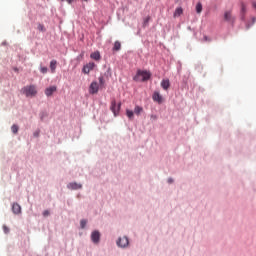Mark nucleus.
<instances>
[{
	"mask_svg": "<svg viewBox=\"0 0 256 256\" xmlns=\"http://www.w3.org/2000/svg\"><path fill=\"white\" fill-rule=\"evenodd\" d=\"M151 79V72L147 70H137L136 75L134 76V81H141L145 83V81H149Z\"/></svg>",
	"mask_w": 256,
	"mask_h": 256,
	"instance_id": "nucleus-1",
	"label": "nucleus"
},
{
	"mask_svg": "<svg viewBox=\"0 0 256 256\" xmlns=\"http://www.w3.org/2000/svg\"><path fill=\"white\" fill-rule=\"evenodd\" d=\"M21 91L23 95H25L26 97H35L37 95V86L35 85L24 86Z\"/></svg>",
	"mask_w": 256,
	"mask_h": 256,
	"instance_id": "nucleus-2",
	"label": "nucleus"
},
{
	"mask_svg": "<svg viewBox=\"0 0 256 256\" xmlns=\"http://www.w3.org/2000/svg\"><path fill=\"white\" fill-rule=\"evenodd\" d=\"M110 110L114 114V117H117L119 115V111H121V102L117 104V101L112 100Z\"/></svg>",
	"mask_w": 256,
	"mask_h": 256,
	"instance_id": "nucleus-3",
	"label": "nucleus"
},
{
	"mask_svg": "<svg viewBox=\"0 0 256 256\" xmlns=\"http://www.w3.org/2000/svg\"><path fill=\"white\" fill-rule=\"evenodd\" d=\"M89 93L90 95H95L99 93V83H97V81H94L90 84Z\"/></svg>",
	"mask_w": 256,
	"mask_h": 256,
	"instance_id": "nucleus-4",
	"label": "nucleus"
},
{
	"mask_svg": "<svg viewBox=\"0 0 256 256\" xmlns=\"http://www.w3.org/2000/svg\"><path fill=\"white\" fill-rule=\"evenodd\" d=\"M117 245L118 247H128L129 246V238H127L126 236L120 237L117 241Z\"/></svg>",
	"mask_w": 256,
	"mask_h": 256,
	"instance_id": "nucleus-5",
	"label": "nucleus"
},
{
	"mask_svg": "<svg viewBox=\"0 0 256 256\" xmlns=\"http://www.w3.org/2000/svg\"><path fill=\"white\" fill-rule=\"evenodd\" d=\"M93 69H95V64L93 62H90L88 64H86L82 71L83 73H85L86 75H89V73H91V71H93Z\"/></svg>",
	"mask_w": 256,
	"mask_h": 256,
	"instance_id": "nucleus-6",
	"label": "nucleus"
},
{
	"mask_svg": "<svg viewBox=\"0 0 256 256\" xmlns=\"http://www.w3.org/2000/svg\"><path fill=\"white\" fill-rule=\"evenodd\" d=\"M224 21H227L228 23H235V17L231 11H226L224 13Z\"/></svg>",
	"mask_w": 256,
	"mask_h": 256,
	"instance_id": "nucleus-7",
	"label": "nucleus"
},
{
	"mask_svg": "<svg viewBox=\"0 0 256 256\" xmlns=\"http://www.w3.org/2000/svg\"><path fill=\"white\" fill-rule=\"evenodd\" d=\"M152 99H153V101H155V103H159V105H161V103H163V96H161V94L158 91H155L153 93Z\"/></svg>",
	"mask_w": 256,
	"mask_h": 256,
	"instance_id": "nucleus-8",
	"label": "nucleus"
},
{
	"mask_svg": "<svg viewBox=\"0 0 256 256\" xmlns=\"http://www.w3.org/2000/svg\"><path fill=\"white\" fill-rule=\"evenodd\" d=\"M91 241L94 243H99V241H101V233H99L97 230L93 231L91 234Z\"/></svg>",
	"mask_w": 256,
	"mask_h": 256,
	"instance_id": "nucleus-9",
	"label": "nucleus"
},
{
	"mask_svg": "<svg viewBox=\"0 0 256 256\" xmlns=\"http://www.w3.org/2000/svg\"><path fill=\"white\" fill-rule=\"evenodd\" d=\"M57 91V86H50L45 89V95L46 97H51Z\"/></svg>",
	"mask_w": 256,
	"mask_h": 256,
	"instance_id": "nucleus-10",
	"label": "nucleus"
},
{
	"mask_svg": "<svg viewBox=\"0 0 256 256\" xmlns=\"http://www.w3.org/2000/svg\"><path fill=\"white\" fill-rule=\"evenodd\" d=\"M161 87L162 89H164V91H168L169 87H171V82L169 81V79H163L161 81Z\"/></svg>",
	"mask_w": 256,
	"mask_h": 256,
	"instance_id": "nucleus-11",
	"label": "nucleus"
},
{
	"mask_svg": "<svg viewBox=\"0 0 256 256\" xmlns=\"http://www.w3.org/2000/svg\"><path fill=\"white\" fill-rule=\"evenodd\" d=\"M81 187H83V186L77 182H71L67 185V188L72 189V190L81 189Z\"/></svg>",
	"mask_w": 256,
	"mask_h": 256,
	"instance_id": "nucleus-12",
	"label": "nucleus"
},
{
	"mask_svg": "<svg viewBox=\"0 0 256 256\" xmlns=\"http://www.w3.org/2000/svg\"><path fill=\"white\" fill-rule=\"evenodd\" d=\"M12 211L14 215H19V213H21V205H19L18 203H14L12 205Z\"/></svg>",
	"mask_w": 256,
	"mask_h": 256,
	"instance_id": "nucleus-13",
	"label": "nucleus"
},
{
	"mask_svg": "<svg viewBox=\"0 0 256 256\" xmlns=\"http://www.w3.org/2000/svg\"><path fill=\"white\" fill-rule=\"evenodd\" d=\"M245 13H247V6L245 3L241 2V19L245 21Z\"/></svg>",
	"mask_w": 256,
	"mask_h": 256,
	"instance_id": "nucleus-14",
	"label": "nucleus"
},
{
	"mask_svg": "<svg viewBox=\"0 0 256 256\" xmlns=\"http://www.w3.org/2000/svg\"><path fill=\"white\" fill-rule=\"evenodd\" d=\"M91 59H94V61H100L101 59V53H99V51L93 52L90 55Z\"/></svg>",
	"mask_w": 256,
	"mask_h": 256,
	"instance_id": "nucleus-15",
	"label": "nucleus"
},
{
	"mask_svg": "<svg viewBox=\"0 0 256 256\" xmlns=\"http://www.w3.org/2000/svg\"><path fill=\"white\" fill-rule=\"evenodd\" d=\"M181 15H183V8L182 7H178L175 9V12L173 14V17H181Z\"/></svg>",
	"mask_w": 256,
	"mask_h": 256,
	"instance_id": "nucleus-16",
	"label": "nucleus"
},
{
	"mask_svg": "<svg viewBox=\"0 0 256 256\" xmlns=\"http://www.w3.org/2000/svg\"><path fill=\"white\" fill-rule=\"evenodd\" d=\"M51 73H55V69H57V60H52L50 62Z\"/></svg>",
	"mask_w": 256,
	"mask_h": 256,
	"instance_id": "nucleus-17",
	"label": "nucleus"
},
{
	"mask_svg": "<svg viewBox=\"0 0 256 256\" xmlns=\"http://www.w3.org/2000/svg\"><path fill=\"white\" fill-rule=\"evenodd\" d=\"M134 113H135V115H141V113H143V107L135 106Z\"/></svg>",
	"mask_w": 256,
	"mask_h": 256,
	"instance_id": "nucleus-18",
	"label": "nucleus"
},
{
	"mask_svg": "<svg viewBox=\"0 0 256 256\" xmlns=\"http://www.w3.org/2000/svg\"><path fill=\"white\" fill-rule=\"evenodd\" d=\"M113 51H121V42L115 41Z\"/></svg>",
	"mask_w": 256,
	"mask_h": 256,
	"instance_id": "nucleus-19",
	"label": "nucleus"
},
{
	"mask_svg": "<svg viewBox=\"0 0 256 256\" xmlns=\"http://www.w3.org/2000/svg\"><path fill=\"white\" fill-rule=\"evenodd\" d=\"M203 11V4H201V2H198L196 4V13H201Z\"/></svg>",
	"mask_w": 256,
	"mask_h": 256,
	"instance_id": "nucleus-20",
	"label": "nucleus"
},
{
	"mask_svg": "<svg viewBox=\"0 0 256 256\" xmlns=\"http://www.w3.org/2000/svg\"><path fill=\"white\" fill-rule=\"evenodd\" d=\"M11 131L12 133H14V135H17V133H19V126H17V124H13L11 127Z\"/></svg>",
	"mask_w": 256,
	"mask_h": 256,
	"instance_id": "nucleus-21",
	"label": "nucleus"
},
{
	"mask_svg": "<svg viewBox=\"0 0 256 256\" xmlns=\"http://www.w3.org/2000/svg\"><path fill=\"white\" fill-rule=\"evenodd\" d=\"M126 115H127L128 119H133V117H134L133 111H131L129 109L126 110Z\"/></svg>",
	"mask_w": 256,
	"mask_h": 256,
	"instance_id": "nucleus-22",
	"label": "nucleus"
},
{
	"mask_svg": "<svg viewBox=\"0 0 256 256\" xmlns=\"http://www.w3.org/2000/svg\"><path fill=\"white\" fill-rule=\"evenodd\" d=\"M37 29H38V31H41V33H45V31H46L45 25H43V24H38Z\"/></svg>",
	"mask_w": 256,
	"mask_h": 256,
	"instance_id": "nucleus-23",
	"label": "nucleus"
},
{
	"mask_svg": "<svg viewBox=\"0 0 256 256\" xmlns=\"http://www.w3.org/2000/svg\"><path fill=\"white\" fill-rule=\"evenodd\" d=\"M80 225H81V228H82V229H85V227H86V225H87V220H84V219L81 220V221H80Z\"/></svg>",
	"mask_w": 256,
	"mask_h": 256,
	"instance_id": "nucleus-24",
	"label": "nucleus"
},
{
	"mask_svg": "<svg viewBox=\"0 0 256 256\" xmlns=\"http://www.w3.org/2000/svg\"><path fill=\"white\" fill-rule=\"evenodd\" d=\"M98 81H99L100 85H105V78H103V76H100L98 78Z\"/></svg>",
	"mask_w": 256,
	"mask_h": 256,
	"instance_id": "nucleus-25",
	"label": "nucleus"
},
{
	"mask_svg": "<svg viewBox=\"0 0 256 256\" xmlns=\"http://www.w3.org/2000/svg\"><path fill=\"white\" fill-rule=\"evenodd\" d=\"M40 71H41V73H43L45 75V73H47V71H49V69L47 67H41Z\"/></svg>",
	"mask_w": 256,
	"mask_h": 256,
	"instance_id": "nucleus-26",
	"label": "nucleus"
},
{
	"mask_svg": "<svg viewBox=\"0 0 256 256\" xmlns=\"http://www.w3.org/2000/svg\"><path fill=\"white\" fill-rule=\"evenodd\" d=\"M50 213H49V210H45L43 212V217H49Z\"/></svg>",
	"mask_w": 256,
	"mask_h": 256,
	"instance_id": "nucleus-27",
	"label": "nucleus"
},
{
	"mask_svg": "<svg viewBox=\"0 0 256 256\" xmlns=\"http://www.w3.org/2000/svg\"><path fill=\"white\" fill-rule=\"evenodd\" d=\"M3 231H4V233H9V227H7V226H3Z\"/></svg>",
	"mask_w": 256,
	"mask_h": 256,
	"instance_id": "nucleus-28",
	"label": "nucleus"
},
{
	"mask_svg": "<svg viewBox=\"0 0 256 256\" xmlns=\"http://www.w3.org/2000/svg\"><path fill=\"white\" fill-rule=\"evenodd\" d=\"M151 119H152L153 121H157V115H151Z\"/></svg>",
	"mask_w": 256,
	"mask_h": 256,
	"instance_id": "nucleus-29",
	"label": "nucleus"
},
{
	"mask_svg": "<svg viewBox=\"0 0 256 256\" xmlns=\"http://www.w3.org/2000/svg\"><path fill=\"white\" fill-rule=\"evenodd\" d=\"M68 2V5H71L73 3V1H77V0H66Z\"/></svg>",
	"mask_w": 256,
	"mask_h": 256,
	"instance_id": "nucleus-30",
	"label": "nucleus"
},
{
	"mask_svg": "<svg viewBox=\"0 0 256 256\" xmlns=\"http://www.w3.org/2000/svg\"><path fill=\"white\" fill-rule=\"evenodd\" d=\"M147 23H149V17L145 19L144 26L147 25Z\"/></svg>",
	"mask_w": 256,
	"mask_h": 256,
	"instance_id": "nucleus-31",
	"label": "nucleus"
},
{
	"mask_svg": "<svg viewBox=\"0 0 256 256\" xmlns=\"http://www.w3.org/2000/svg\"><path fill=\"white\" fill-rule=\"evenodd\" d=\"M204 41H211L207 36H204Z\"/></svg>",
	"mask_w": 256,
	"mask_h": 256,
	"instance_id": "nucleus-32",
	"label": "nucleus"
},
{
	"mask_svg": "<svg viewBox=\"0 0 256 256\" xmlns=\"http://www.w3.org/2000/svg\"><path fill=\"white\" fill-rule=\"evenodd\" d=\"M34 137H39V132H34Z\"/></svg>",
	"mask_w": 256,
	"mask_h": 256,
	"instance_id": "nucleus-33",
	"label": "nucleus"
},
{
	"mask_svg": "<svg viewBox=\"0 0 256 256\" xmlns=\"http://www.w3.org/2000/svg\"><path fill=\"white\" fill-rule=\"evenodd\" d=\"M252 7H254V9H256V2L252 3Z\"/></svg>",
	"mask_w": 256,
	"mask_h": 256,
	"instance_id": "nucleus-34",
	"label": "nucleus"
},
{
	"mask_svg": "<svg viewBox=\"0 0 256 256\" xmlns=\"http://www.w3.org/2000/svg\"><path fill=\"white\" fill-rule=\"evenodd\" d=\"M172 182H173V179L169 178L168 183H172Z\"/></svg>",
	"mask_w": 256,
	"mask_h": 256,
	"instance_id": "nucleus-35",
	"label": "nucleus"
},
{
	"mask_svg": "<svg viewBox=\"0 0 256 256\" xmlns=\"http://www.w3.org/2000/svg\"><path fill=\"white\" fill-rule=\"evenodd\" d=\"M255 21H256V18L253 17V18H252V23H255Z\"/></svg>",
	"mask_w": 256,
	"mask_h": 256,
	"instance_id": "nucleus-36",
	"label": "nucleus"
},
{
	"mask_svg": "<svg viewBox=\"0 0 256 256\" xmlns=\"http://www.w3.org/2000/svg\"><path fill=\"white\" fill-rule=\"evenodd\" d=\"M84 1H86V2H87V1H89V0H84Z\"/></svg>",
	"mask_w": 256,
	"mask_h": 256,
	"instance_id": "nucleus-37",
	"label": "nucleus"
}]
</instances>
